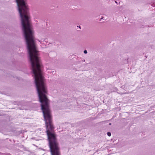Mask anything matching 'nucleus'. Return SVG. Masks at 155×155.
I'll return each mask as SVG.
<instances>
[{"label":"nucleus","instance_id":"obj_3","mask_svg":"<svg viewBox=\"0 0 155 155\" xmlns=\"http://www.w3.org/2000/svg\"><path fill=\"white\" fill-rule=\"evenodd\" d=\"M115 2L116 3H117V2L116 1H115Z\"/></svg>","mask_w":155,"mask_h":155},{"label":"nucleus","instance_id":"obj_5","mask_svg":"<svg viewBox=\"0 0 155 155\" xmlns=\"http://www.w3.org/2000/svg\"><path fill=\"white\" fill-rule=\"evenodd\" d=\"M111 124V123H110V124H109V125H110Z\"/></svg>","mask_w":155,"mask_h":155},{"label":"nucleus","instance_id":"obj_1","mask_svg":"<svg viewBox=\"0 0 155 155\" xmlns=\"http://www.w3.org/2000/svg\"><path fill=\"white\" fill-rule=\"evenodd\" d=\"M107 135L108 136L110 137L111 135V133L110 132H108L107 133Z\"/></svg>","mask_w":155,"mask_h":155},{"label":"nucleus","instance_id":"obj_2","mask_svg":"<svg viewBox=\"0 0 155 155\" xmlns=\"http://www.w3.org/2000/svg\"><path fill=\"white\" fill-rule=\"evenodd\" d=\"M84 54H86L87 53V51L86 50H84Z\"/></svg>","mask_w":155,"mask_h":155},{"label":"nucleus","instance_id":"obj_4","mask_svg":"<svg viewBox=\"0 0 155 155\" xmlns=\"http://www.w3.org/2000/svg\"><path fill=\"white\" fill-rule=\"evenodd\" d=\"M78 27H79V28H80V26H78Z\"/></svg>","mask_w":155,"mask_h":155}]
</instances>
